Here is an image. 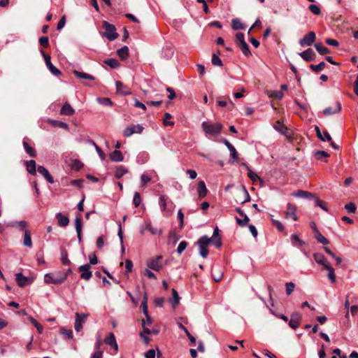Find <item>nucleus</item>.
I'll use <instances>...</instances> for the list:
<instances>
[{
  "instance_id": "nucleus-32",
  "label": "nucleus",
  "mask_w": 358,
  "mask_h": 358,
  "mask_svg": "<svg viewBox=\"0 0 358 358\" xmlns=\"http://www.w3.org/2000/svg\"><path fill=\"white\" fill-rule=\"evenodd\" d=\"M27 171L31 175L35 176L36 174V164L33 159L27 161L26 162Z\"/></svg>"
},
{
  "instance_id": "nucleus-37",
  "label": "nucleus",
  "mask_w": 358,
  "mask_h": 358,
  "mask_svg": "<svg viewBox=\"0 0 358 358\" xmlns=\"http://www.w3.org/2000/svg\"><path fill=\"white\" fill-rule=\"evenodd\" d=\"M117 55L122 60L126 59L129 57V48L127 46H123L117 51Z\"/></svg>"
},
{
  "instance_id": "nucleus-3",
  "label": "nucleus",
  "mask_w": 358,
  "mask_h": 358,
  "mask_svg": "<svg viewBox=\"0 0 358 358\" xmlns=\"http://www.w3.org/2000/svg\"><path fill=\"white\" fill-rule=\"evenodd\" d=\"M201 127L206 134L213 136L218 135L222 129V124L220 123L213 124L208 122H203Z\"/></svg>"
},
{
  "instance_id": "nucleus-28",
  "label": "nucleus",
  "mask_w": 358,
  "mask_h": 358,
  "mask_svg": "<svg viewBox=\"0 0 358 358\" xmlns=\"http://www.w3.org/2000/svg\"><path fill=\"white\" fill-rule=\"evenodd\" d=\"M314 259L315 262L323 266V269L325 268V265H329V262L327 261L326 257L321 253H315Z\"/></svg>"
},
{
  "instance_id": "nucleus-1",
  "label": "nucleus",
  "mask_w": 358,
  "mask_h": 358,
  "mask_svg": "<svg viewBox=\"0 0 358 358\" xmlns=\"http://www.w3.org/2000/svg\"><path fill=\"white\" fill-rule=\"evenodd\" d=\"M279 113V117L273 118V128L280 134L285 136L287 139L291 141L292 139V131L285 124L284 111L281 110Z\"/></svg>"
},
{
  "instance_id": "nucleus-16",
  "label": "nucleus",
  "mask_w": 358,
  "mask_h": 358,
  "mask_svg": "<svg viewBox=\"0 0 358 358\" xmlns=\"http://www.w3.org/2000/svg\"><path fill=\"white\" fill-rule=\"evenodd\" d=\"M238 200L241 203H244L245 202H248L250 200V196L249 195V193L248 190L245 189V187H241L240 189L238 190Z\"/></svg>"
},
{
  "instance_id": "nucleus-20",
  "label": "nucleus",
  "mask_w": 358,
  "mask_h": 358,
  "mask_svg": "<svg viewBox=\"0 0 358 358\" xmlns=\"http://www.w3.org/2000/svg\"><path fill=\"white\" fill-rule=\"evenodd\" d=\"M211 243L217 248L222 246V239L219 236V229L216 227L213 231V236L209 238Z\"/></svg>"
},
{
  "instance_id": "nucleus-21",
  "label": "nucleus",
  "mask_w": 358,
  "mask_h": 358,
  "mask_svg": "<svg viewBox=\"0 0 358 358\" xmlns=\"http://www.w3.org/2000/svg\"><path fill=\"white\" fill-rule=\"evenodd\" d=\"M38 172L41 174L49 183H53L54 179L52 176L50 174L49 171L46 168L43 166H38L37 168Z\"/></svg>"
},
{
  "instance_id": "nucleus-57",
  "label": "nucleus",
  "mask_w": 358,
  "mask_h": 358,
  "mask_svg": "<svg viewBox=\"0 0 358 358\" xmlns=\"http://www.w3.org/2000/svg\"><path fill=\"white\" fill-rule=\"evenodd\" d=\"M29 321L31 322V323L32 324H34V327L36 328V329H37L38 332L39 334H41V333L43 332V328L42 325H41L40 323H38V322L35 319H34L32 317H29Z\"/></svg>"
},
{
  "instance_id": "nucleus-17",
  "label": "nucleus",
  "mask_w": 358,
  "mask_h": 358,
  "mask_svg": "<svg viewBox=\"0 0 358 358\" xmlns=\"http://www.w3.org/2000/svg\"><path fill=\"white\" fill-rule=\"evenodd\" d=\"M235 210L240 215V216L243 217V220H241L238 217L236 218V222L238 223V224L240 225L241 227L246 226L250 221V219L248 217V215L240 208H236Z\"/></svg>"
},
{
  "instance_id": "nucleus-59",
  "label": "nucleus",
  "mask_w": 358,
  "mask_h": 358,
  "mask_svg": "<svg viewBox=\"0 0 358 358\" xmlns=\"http://www.w3.org/2000/svg\"><path fill=\"white\" fill-rule=\"evenodd\" d=\"M141 202L140 193L136 192L134 194L133 203L136 208L138 207Z\"/></svg>"
},
{
  "instance_id": "nucleus-14",
  "label": "nucleus",
  "mask_w": 358,
  "mask_h": 358,
  "mask_svg": "<svg viewBox=\"0 0 358 358\" xmlns=\"http://www.w3.org/2000/svg\"><path fill=\"white\" fill-rule=\"evenodd\" d=\"M315 40V34L313 31L308 33L303 38L299 41L301 46L311 45Z\"/></svg>"
},
{
  "instance_id": "nucleus-8",
  "label": "nucleus",
  "mask_w": 358,
  "mask_h": 358,
  "mask_svg": "<svg viewBox=\"0 0 358 358\" xmlns=\"http://www.w3.org/2000/svg\"><path fill=\"white\" fill-rule=\"evenodd\" d=\"M88 316L89 313H76V319L74 323V329L76 331L79 332L82 330L83 325L85 323Z\"/></svg>"
},
{
  "instance_id": "nucleus-55",
  "label": "nucleus",
  "mask_w": 358,
  "mask_h": 358,
  "mask_svg": "<svg viewBox=\"0 0 358 358\" xmlns=\"http://www.w3.org/2000/svg\"><path fill=\"white\" fill-rule=\"evenodd\" d=\"M172 118V115L169 113H166L164 114V117L163 120V124L164 126H173L174 125V122L172 121H168V120H170Z\"/></svg>"
},
{
  "instance_id": "nucleus-29",
  "label": "nucleus",
  "mask_w": 358,
  "mask_h": 358,
  "mask_svg": "<svg viewBox=\"0 0 358 358\" xmlns=\"http://www.w3.org/2000/svg\"><path fill=\"white\" fill-rule=\"evenodd\" d=\"M292 196L299 198H304L312 199L314 198V196L309 192L303 191V190H297L292 194Z\"/></svg>"
},
{
  "instance_id": "nucleus-61",
  "label": "nucleus",
  "mask_w": 358,
  "mask_h": 358,
  "mask_svg": "<svg viewBox=\"0 0 358 358\" xmlns=\"http://www.w3.org/2000/svg\"><path fill=\"white\" fill-rule=\"evenodd\" d=\"M285 286H286L287 295H288V296L291 295L294 289L295 285L293 282H287L285 284Z\"/></svg>"
},
{
  "instance_id": "nucleus-39",
  "label": "nucleus",
  "mask_w": 358,
  "mask_h": 358,
  "mask_svg": "<svg viewBox=\"0 0 358 358\" xmlns=\"http://www.w3.org/2000/svg\"><path fill=\"white\" fill-rule=\"evenodd\" d=\"M324 270H327L328 271V278L329 279V280L332 282V283H334L336 282V275H335V272H334V269L333 267H331L330 265H325V268H324Z\"/></svg>"
},
{
  "instance_id": "nucleus-53",
  "label": "nucleus",
  "mask_w": 358,
  "mask_h": 358,
  "mask_svg": "<svg viewBox=\"0 0 358 358\" xmlns=\"http://www.w3.org/2000/svg\"><path fill=\"white\" fill-rule=\"evenodd\" d=\"M60 333L66 338L73 339V331L71 329H67L64 327H62L60 329Z\"/></svg>"
},
{
  "instance_id": "nucleus-52",
  "label": "nucleus",
  "mask_w": 358,
  "mask_h": 358,
  "mask_svg": "<svg viewBox=\"0 0 358 358\" xmlns=\"http://www.w3.org/2000/svg\"><path fill=\"white\" fill-rule=\"evenodd\" d=\"M27 224H27V222L26 221L22 220V221H20V222H14L12 224V226L13 227H18L20 231H25V230H27L26 227H27Z\"/></svg>"
},
{
  "instance_id": "nucleus-44",
  "label": "nucleus",
  "mask_w": 358,
  "mask_h": 358,
  "mask_svg": "<svg viewBox=\"0 0 358 358\" xmlns=\"http://www.w3.org/2000/svg\"><path fill=\"white\" fill-rule=\"evenodd\" d=\"M61 260L64 265H69L71 264V261L68 258L67 251L64 248H61Z\"/></svg>"
},
{
  "instance_id": "nucleus-2",
  "label": "nucleus",
  "mask_w": 358,
  "mask_h": 358,
  "mask_svg": "<svg viewBox=\"0 0 358 358\" xmlns=\"http://www.w3.org/2000/svg\"><path fill=\"white\" fill-rule=\"evenodd\" d=\"M66 279V273L58 271L52 273H47L44 276V281L47 284H61Z\"/></svg>"
},
{
  "instance_id": "nucleus-7",
  "label": "nucleus",
  "mask_w": 358,
  "mask_h": 358,
  "mask_svg": "<svg viewBox=\"0 0 358 358\" xmlns=\"http://www.w3.org/2000/svg\"><path fill=\"white\" fill-rule=\"evenodd\" d=\"M159 206L162 210L165 211L167 215L173 211V203L166 196L162 195L159 197Z\"/></svg>"
},
{
  "instance_id": "nucleus-23",
  "label": "nucleus",
  "mask_w": 358,
  "mask_h": 358,
  "mask_svg": "<svg viewBox=\"0 0 358 358\" xmlns=\"http://www.w3.org/2000/svg\"><path fill=\"white\" fill-rule=\"evenodd\" d=\"M299 55L306 62H310L314 59L315 52L311 48H308L305 51L299 53Z\"/></svg>"
},
{
  "instance_id": "nucleus-12",
  "label": "nucleus",
  "mask_w": 358,
  "mask_h": 358,
  "mask_svg": "<svg viewBox=\"0 0 358 358\" xmlns=\"http://www.w3.org/2000/svg\"><path fill=\"white\" fill-rule=\"evenodd\" d=\"M143 130V127L139 124L133 125L131 127H127L123 132V135L125 137H129L134 134H141Z\"/></svg>"
},
{
  "instance_id": "nucleus-9",
  "label": "nucleus",
  "mask_w": 358,
  "mask_h": 358,
  "mask_svg": "<svg viewBox=\"0 0 358 358\" xmlns=\"http://www.w3.org/2000/svg\"><path fill=\"white\" fill-rule=\"evenodd\" d=\"M162 259V255H159V256L156 257L155 258L150 259L148 260L147 266L150 269H152L155 271H159L163 267V264L161 262Z\"/></svg>"
},
{
  "instance_id": "nucleus-50",
  "label": "nucleus",
  "mask_w": 358,
  "mask_h": 358,
  "mask_svg": "<svg viewBox=\"0 0 358 358\" xmlns=\"http://www.w3.org/2000/svg\"><path fill=\"white\" fill-rule=\"evenodd\" d=\"M212 277L213 278V280L216 282H220L222 277H223V273L220 271H215L214 268L212 269Z\"/></svg>"
},
{
  "instance_id": "nucleus-46",
  "label": "nucleus",
  "mask_w": 358,
  "mask_h": 358,
  "mask_svg": "<svg viewBox=\"0 0 358 358\" xmlns=\"http://www.w3.org/2000/svg\"><path fill=\"white\" fill-rule=\"evenodd\" d=\"M173 299L171 300L172 306L175 308L180 302V297L179 296L178 292L175 289H172Z\"/></svg>"
},
{
  "instance_id": "nucleus-47",
  "label": "nucleus",
  "mask_w": 358,
  "mask_h": 358,
  "mask_svg": "<svg viewBox=\"0 0 358 358\" xmlns=\"http://www.w3.org/2000/svg\"><path fill=\"white\" fill-rule=\"evenodd\" d=\"M84 164L78 159H74L70 164L71 169L75 171H79L83 167Z\"/></svg>"
},
{
  "instance_id": "nucleus-13",
  "label": "nucleus",
  "mask_w": 358,
  "mask_h": 358,
  "mask_svg": "<svg viewBox=\"0 0 358 358\" xmlns=\"http://www.w3.org/2000/svg\"><path fill=\"white\" fill-rule=\"evenodd\" d=\"M301 320V315L298 312H294L291 315V318L289 321V326L293 329H296L300 324Z\"/></svg>"
},
{
  "instance_id": "nucleus-45",
  "label": "nucleus",
  "mask_w": 358,
  "mask_h": 358,
  "mask_svg": "<svg viewBox=\"0 0 358 358\" xmlns=\"http://www.w3.org/2000/svg\"><path fill=\"white\" fill-rule=\"evenodd\" d=\"M48 122H50L54 127L62 128L66 130L69 129V125L63 122L53 120H48Z\"/></svg>"
},
{
  "instance_id": "nucleus-22",
  "label": "nucleus",
  "mask_w": 358,
  "mask_h": 358,
  "mask_svg": "<svg viewBox=\"0 0 358 358\" xmlns=\"http://www.w3.org/2000/svg\"><path fill=\"white\" fill-rule=\"evenodd\" d=\"M57 220L58 225L61 227H65L69 224V219L68 217L64 215L62 213H58L55 215Z\"/></svg>"
},
{
  "instance_id": "nucleus-58",
  "label": "nucleus",
  "mask_w": 358,
  "mask_h": 358,
  "mask_svg": "<svg viewBox=\"0 0 358 358\" xmlns=\"http://www.w3.org/2000/svg\"><path fill=\"white\" fill-rule=\"evenodd\" d=\"M211 62H212V64L214 65V66H223L222 60L215 54L213 55L212 59H211Z\"/></svg>"
},
{
  "instance_id": "nucleus-38",
  "label": "nucleus",
  "mask_w": 358,
  "mask_h": 358,
  "mask_svg": "<svg viewBox=\"0 0 358 358\" xmlns=\"http://www.w3.org/2000/svg\"><path fill=\"white\" fill-rule=\"evenodd\" d=\"M23 146L26 151V152L31 157H35L36 156V152L35 149L30 145H29L28 143L24 140L23 141Z\"/></svg>"
},
{
  "instance_id": "nucleus-36",
  "label": "nucleus",
  "mask_w": 358,
  "mask_h": 358,
  "mask_svg": "<svg viewBox=\"0 0 358 358\" xmlns=\"http://www.w3.org/2000/svg\"><path fill=\"white\" fill-rule=\"evenodd\" d=\"M291 243L293 246L296 248H301L305 243L299 238L298 235L294 234L290 237Z\"/></svg>"
},
{
  "instance_id": "nucleus-43",
  "label": "nucleus",
  "mask_w": 358,
  "mask_h": 358,
  "mask_svg": "<svg viewBox=\"0 0 358 358\" xmlns=\"http://www.w3.org/2000/svg\"><path fill=\"white\" fill-rule=\"evenodd\" d=\"M143 314L148 315V294L146 292H144L143 300L141 301V305Z\"/></svg>"
},
{
  "instance_id": "nucleus-25",
  "label": "nucleus",
  "mask_w": 358,
  "mask_h": 358,
  "mask_svg": "<svg viewBox=\"0 0 358 358\" xmlns=\"http://www.w3.org/2000/svg\"><path fill=\"white\" fill-rule=\"evenodd\" d=\"M74 113L75 110L68 102H66L60 110V114L62 115L71 116L73 115Z\"/></svg>"
},
{
  "instance_id": "nucleus-62",
  "label": "nucleus",
  "mask_w": 358,
  "mask_h": 358,
  "mask_svg": "<svg viewBox=\"0 0 358 358\" xmlns=\"http://www.w3.org/2000/svg\"><path fill=\"white\" fill-rule=\"evenodd\" d=\"M271 221L273 224L277 228V229L280 232H283L285 231L284 225L280 221L273 219Z\"/></svg>"
},
{
  "instance_id": "nucleus-11",
  "label": "nucleus",
  "mask_w": 358,
  "mask_h": 358,
  "mask_svg": "<svg viewBox=\"0 0 358 358\" xmlns=\"http://www.w3.org/2000/svg\"><path fill=\"white\" fill-rule=\"evenodd\" d=\"M91 266L89 264H86L79 266L78 271L81 273L80 278L85 280H89L92 276V273L90 271Z\"/></svg>"
},
{
  "instance_id": "nucleus-33",
  "label": "nucleus",
  "mask_w": 358,
  "mask_h": 358,
  "mask_svg": "<svg viewBox=\"0 0 358 358\" xmlns=\"http://www.w3.org/2000/svg\"><path fill=\"white\" fill-rule=\"evenodd\" d=\"M73 73L78 78L87 79L91 81H94L95 80V78L93 76L84 72H80L77 70H74Z\"/></svg>"
},
{
  "instance_id": "nucleus-30",
  "label": "nucleus",
  "mask_w": 358,
  "mask_h": 358,
  "mask_svg": "<svg viewBox=\"0 0 358 358\" xmlns=\"http://www.w3.org/2000/svg\"><path fill=\"white\" fill-rule=\"evenodd\" d=\"M315 131L317 137L322 141H331V137L328 131H324L322 134L318 127H315Z\"/></svg>"
},
{
  "instance_id": "nucleus-18",
  "label": "nucleus",
  "mask_w": 358,
  "mask_h": 358,
  "mask_svg": "<svg viewBox=\"0 0 358 358\" xmlns=\"http://www.w3.org/2000/svg\"><path fill=\"white\" fill-rule=\"evenodd\" d=\"M288 89V87L287 85L283 84L280 86V90H274V91H270V98H273L278 100L281 99L284 96V91H287Z\"/></svg>"
},
{
  "instance_id": "nucleus-10",
  "label": "nucleus",
  "mask_w": 358,
  "mask_h": 358,
  "mask_svg": "<svg viewBox=\"0 0 358 358\" xmlns=\"http://www.w3.org/2000/svg\"><path fill=\"white\" fill-rule=\"evenodd\" d=\"M41 53L44 57L45 64L50 70V71L56 76L62 75V72L51 63L50 56L49 55L45 54L43 51H41Z\"/></svg>"
},
{
  "instance_id": "nucleus-63",
  "label": "nucleus",
  "mask_w": 358,
  "mask_h": 358,
  "mask_svg": "<svg viewBox=\"0 0 358 358\" xmlns=\"http://www.w3.org/2000/svg\"><path fill=\"white\" fill-rule=\"evenodd\" d=\"M39 43L41 46L46 48L49 46V38L48 36H42L39 38Z\"/></svg>"
},
{
  "instance_id": "nucleus-27",
  "label": "nucleus",
  "mask_w": 358,
  "mask_h": 358,
  "mask_svg": "<svg viewBox=\"0 0 358 358\" xmlns=\"http://www.w3.org/2000/svg\"><path fill=\"white\" fill-rule=\"evenodd\" d=\"M335 107H328L325 108L323 111L325 115H331L335 113H338L341 109V105L339 102H336Z\"/></svg>"
},
{
  "instance_id": "nucleus-5",
  "label": "nucleus",
  "mask_w": 358,
  "mask_h": 358,
  "mask_svg": "<svg viewBox=\"0 0 358 358\" xmlns=\"http://www.w3.org/2000/svg\"><path fill=\"white\" fill-rule=\"evenodd\" d=\"M212 243L211 240L207 236H201L197 241L199 248V254L203 257L206 258L208 255V246Z\"/></svg>"
},
{
  "instance_id": "nucleus-42",
  "label": "nucleus",
  "mask_w": 358,
  "mask_h": 358,
  "mask_svg": "<svg viewBox=\"0 0 358 358\" xmlns=\"http://www.w3.org/2000/svg\"><path fill=\"white\" fill-rule=\"evenodd\" d=\"M129 172L128 169L122 166H117L115 170V176L116 178H121L124 174Z\"/></svg>"
},
{
  "instance_id": "nucleus-48",
  "label": "nucleus",
  "mask_w": 358,
  "mask_h": 358,
  "mask_svg": "<svg viewBox=\"0 0 358 358\" xmlns=\"http://www.w3.org/2000/svg\"><path fill=\"white\" fill-rule=\"evenodd\" d=\"M315 48L320 55H325L329 52V49L327 47L324 46L322 43H315Z\"/></svg>"
},
{
  "instance_id": "nucleus-40",
  "label": "nucleus",
  "mask_w": 358,
  "mask_h": 358,
  "mask_svg": "<svg viewBox=\"0 0 358 358\" xmlns=\"http://www.w3.org/2000/svg\"><path fill=\"white\" fill-rule=\"evenodd\" d=\"M315 237L318 242L327 245L329 243V241L319 231L317 228L315 229Z\"/></svg>"
},
{
  "instance_id": "nucleus-15",
  "label": "nucleus",
  "mask_w": 358,
  "mask_h": 358,
  "mask_svg": "<svg viewBox=\"0 0 358 358\" xmlns=\"http://www.w3.org/2000/svg\"><path fill=\"white\" fill-rule=\"evenodd\" d=\"M75 226H76V230L77 232V236L78 242L80 243L83 241L82 237V227H83V219L81 215H78L76 216V220H75Z\"/></svg>"
},
{
  "instance_id": "nucleus-54",
  "label": "nucleus",
  "mask_w": 358,
  "mask_h": 358,
  "mask_svg": "<svg viewBox=\"0 0 358 358\" xmlns=\"http://www.w3.org/2000/svg\"><path fill=\"white\" fill-rule=\"evenodd\" d=\"M104 62L112 69H116L120 66V62L115 59H108Z\"/></svg>"
},
{
  "instance_id": "nucleus-24",
  "label": "nucleus",
  "mask_w": 358,
  "mask_h": 358,
  "mask_svg": "<svg viewBox=\"0 0 358 358\" xmlns=\"http://www.w3.org/2000/svg\"><path fill=\"white\" fill-rule=\"evenodd\" d=\"M197 190L199 198L200 199L204 198L207 195L208 189L206 186L205 182L203 180H201L198 182Z\"/></svg>"
},
{
  "instance_id": "nucleus-51",
  "label": "nucleus",
  "mask_w": 358,
  "mask_h": 358,
  "mask_svg": "<svg viewBox=\"0 0 358 358\" xmlns=\"http://www.w3.org/2000/svg\"><path fill=\"white\" fill-rule=\"evenodd\" d=\"M115 341H116L115 336L112 332H110L104 339V343L108 345H115Z\"/></svg>"
},
{
  "instance_id": "nucleus-64",
  "label": "nucleus",
  "mask_w": 358,
  "mask_h": 358,
  "mask_svg": "<svg viewBox=\"0 0 358 358\" xmlns=\"http://www.w3.org/2000/svg\"><path fill=\"white\" fill-rule=\"evenodd\" d=\"M345 208L349 212V213H355L357 210V207L355 204L352 202H350L347 203L345 206Z\"/></svg>"
},
{
  "instance_id": "nucleus-34",
  "label": "nucleus",
  "mask_w": 358,
  "mask_h": 358,
  "mask_svg": "<svg viewBox=\"0 0 358 358\" xmlns=\"http://www.w3.org/2000/svg\"><path fill=\"white\" fill-rule=\"evenodd\" d=\"M109 157L111 161L116 162H122L124 159L122 153L117 150L111 152Z\"/></svg>"
},
{
  "instance_id": "nucleus-26",
  "label": "nucleus",
  "mask_w": 358,
  "mask_h": 358,
  "mask_svg": "<svg viewBox=\"0 0 358 358\" xmlns=\"http://www.w3.org/2000/svg\"><path fill=\"white\" fill-rule=\"evenodd\" d=\"M296 208L294 205L288 203L286 210L287 217H292L294 220H297L298 217L296 215Z\"/></svg>"
},
{
  "instance_id": "nucleus-6",
  "label": "nucleus",
  "mask_w": 358,
  "mask_h": 358,
  "mask_svg": "<svg viewBox=\"0 0 358 358\" xmlns=\"http://www.w3.org/2000/svg\"><path fill=\"white\" fill-rule=\"evenodd\" d=\"M103 28L105 29V36L110 41H114L118 37L116 28L113 24L106 21H103Z\"/></svg>"
},
{
  "instance_id": "nucleus-60",
  "label": "nucleus",
  "mask_w": 358,
  "mask_h": 358,
  "mask_svg": "<svg viewBox=\"0 0 358 358\" xmlns=\"http://www.w3.org/2000/svg\"><path fill=\"white\" fill-rule=\"evenodd\" d=\"M309 10L314 15H320L321 13L320 7L316 4H310L308 7Z\"/></svg>"
},
{
  "instance_id": "nucleus-49",
  "label": "nucleus",
  "mask_w": 358,
  "mask_h": 358,
  "mask_svg": "<svg viewBox=\"0 0 358 358\" xmlns=\"http://www.w3.org/2000/svg\"><path fill=\"white\" fill-rule=\"evenodd\" d=\"M231 27H232V29L234 30L243 29L245 28L244 25L241 22V20L237 18L232 20Z\"/></svg>"
},
{
  "instance_id": "nucleus-4",
  "label": "nucleus",
  "mask_w": 358,
  "mask_h": 358,
  "mask_svg": "<svg viewBox=\"0 0 358 358\" xmlns=\"http://www.w3.org/2000/svg\"><path fill=\"white\" fill-rule=\"evenodd\" d=\"M235 43L236 45L240 48L245 56L248 57L251 55L249 46L245 41V36L243 33L238 32L236 34Z\"/></svg>"
},
{
  "instance_id": "nucleus-56",
  "label": "nucleus",
  "mask_w": 358,
  "mask_h": 358,
  "mask_svg": "<svg viewBox=\"0 0 358 358\" xmlns=\"http://www.w3.org/2000/svg\"><path fill=\"white\" fill-rule=\"evenodd\" d=\"M325 66H326L325 63H324V62H322L319 63V64H317V65L311 64V65L310 66V68L313 71H315V72H318V71H320L323 70V69H324Z\"/></svg>"
},
{
  "instance_id": "nucleus-19",
  "label": "nucleus",
  "mask_w": 358,
  "mask_h": 358,
  "mask_svg": "<svg viewBox=\"0 0 358 358\" xmlns=\"http://www.w3.org/2000/svg\"><path fill=\"white\" fill-rule=\"evenodd\" d=\"M117 92L122 95H128L131 94L130 89L120 81L115 82Z\"/></svg>"
},
{
  "instance_id": "nucleus-35",
  "label": "nucleus",
  "mask_w": 358,
  "mask_h": 358,
  "mask_svg": "<svg viewBox=\"0 0 358 358\" xmlns=\"http://www.w3.org/2000/svg\"><path fill=\"white\" fill-rule=\"evenodd\" d=\"M223 143H224V145L227 147V148L231 152V158L234 159H237L238 158V152H237L236 150L235 149V148L227 139H224Z\"/></svg>"
},
{
  "instance_id": "nucleus-41",
  "label": "nucleus",
  "mask_w": 358,
  "mask_h": 358,
  "mask_svg": "<svg viewBox=\"0 0 358 358\" xmlns=\"http://www.w3.org/2000/svg\"><path fill=\"white\" fill-rule=\"evenodd\" d=\"M23 245L28 248H31L32 246L31 232L28 230H25L24 231Z\"/></svg>"
},
{
  "instance_id": "nucleus-31",
  "label": "nucleus",
  "mask_w": 358,
  "mask_h": 358,
  "mask_svg": "<svg viewBox=\"0 0 358 358\" xmlns=\"http://www.w3.org/2000/svg\"><path fill=\"white\" fill-rule=\"evenodd\" d=\"M15 280L20 287H24L28 283V278L22 273H17L15 274Z\"/></svg>"
}]
</instances>
